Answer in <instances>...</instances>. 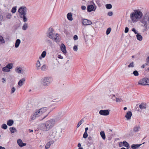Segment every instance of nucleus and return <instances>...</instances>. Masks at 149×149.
Listing matches in <instances>:
<instances>
[{
    "instance_id": "f257e3e1",
    "label": "nucleus",
    "mask_w": 149,
    "mask_h": 149,
    "mask_svg": "<svg viewBox=\"0 0 149 149\" xmlns=\"http://www.w3.org/2000/svg\"><path fill=\"white\" fill-rule=\"evenodd\" d=\"M143 16L142 12L139 9L135 10L134 12L132 13L130 15V18L133 22H136L137 19L141 18Z\"/></svg>"
},
{
    "instance_id": "f03ea898",
    "label": "nucleus",
    "mask_w": 149,
    "mask_h": 149,
    "mask_svg": "<svg viewBox=\"0 0 149 149\" xmlns=\"http://www.w3.org/2000/svg\"><path fill=\"white\" fill-rule=\"evenodd\" d=\"M149 17L148 15L146 14L144 16L142 20L141 21V22L144 24V26L145 28L144 30L146 31L147 30L149 27L148 25L149 24Z\"/></svg>"
},
{
    "instance_id": "7ed1b4c3",
    "label": "nucleus",
    "mask_w": 149,
    "mask_h": 149,
    "mask_svg": "<svg viewBox=\"0 0 149 149\" xmlns=\"http://www.w3.org/2000/svg\"><path fill=\"white\" fill-rule=\"evenodd\" d=\"M50 83V80L48 77H45L42 78L41 81V84L44 86H48Z\"/></svg>"
},
{
    "instance_id": "20e7f679",
    "label": "nucleus",
    "mask_w": 149,
    "mask_h": 149,
    "mask_svg": "<svg viewBox=\"0 0 149 149\" xmlns=\"http://www.w3.org/2000/svg\"><path fill=\"white\" fill-rule=\"evenodd\" d=\"M45 123L50 130L54 126L55 123V120H54L51 119L46 121Z\"/></svg>"
},
{
    "instance_id": "39448f33",
    "label": "nucleus",
    "mask_w": 149,
    "mask_h": 149,
    "mask_svg": "<svg viewBox=\"0 0 149 149\" xmlns=\"http://www.w3.org/2000/svg\"><path fill=\"white\" fill-rule=\"evenodd\" d=\"M39 128L41 130L44 131H48L50 130L48 127L47 126L45 123L40 124L39 125Z\"/></svg>"
},
{
    "instance_id": "423d86ee",
    "label": "nucleus",
    "mask_w": 149,
    "mask_h": 149,
    "mask_svg": "<svg viewBox=\"0 0 149 149\" xmlns=\"http://www.w3.org/2000/svg\"><path fill=\"white\" fill-rule=\"evenodd\" d=\"M56 131L54 129L52 130L50 129L49 130V133L51 137L50 138L51 139H53L55 138V137L56 136Z\"/></svg>"
},
{
    "instance_id": "0eeeda50",
    "label": "nucleus",
    "mask_w": 149,
    "mask_h": 149,
    "mask_svg": "<svg viewBox=\"0 0 149 149\" xmlns=\"http://www.w3.org/2000/svg\"><path fill=\"white\" fill-rule=\"evenodd\" d=\"M110 111L109 109L101 110L100 111L99 113L101 115L107 116L109 115Z\"/></svg>"
},
{
    "instance_id": "6e6552de",
    "label": "nucleus",
    "mask_w": 149,
    "mask_h": 149,
    "mask_svg": "<svg viewBox=\"0 0 149 149\" xmlns=\"http://www.w3.org/2000/svg\"><path fill=\"white\" fill-rule=\"evenodd\" d=\"M96 8V6H94L90 4L87 6V10L88 12H90L92 11H95Z\"/></svg>"
},
{
    "instance_id": "1a4fd4ad",
    "label": "nucleus",
    "mask_w": 149,
    "mask_h": 149,
    "mask_svg": "<svg viewBox=\"0 0 149 149\" xmlns=\"http://www.w3.org/2000/svg\"><path fill=\"white\" fill-rule=\"evenodd\" d=\"M18 12L21 14L25 12H26L27 8L25 6L20 7L18 10Z\"/></svg>"
},
{
    "instance_id": "9d476101",
    "label": "nucleus",
    "mask_w": 149,
    "mask_h": 149,
    "mask_svg": "<svg viewBox=\"0 0 149 149\" xmlns=\"http://www.w3.org/2000/svg\"><path fill=\"white\" fill-rule=\"evenodd\" d=\"M82 23L84 25H88L92 24V22L87 19H84L82 20Z\"/></svg>"
},
{
    "instance_id": "9b49d317",
    "label": "nucleus",
    "mask_w": 149,
    "mask_h": 149,
    "mask_svg": "<svg viewBox=\"0 0 149 149\" xmlns=\"http://www.w3.org/2000/svg\"><path fill=\"white\" fill-rule=\"evenodd\" d=\"M26 12H25L20 14V17L23 19V22H26L27 21V18L26 16Z\"/></svg>"
},
{
    "instance_id": "f8f14e48",
    "label": "nucleus",
    "mask_w": 149,
    "mask_h": 149,
    "mask_svg": "<svg viewBox=\"0 0 149 149\" xmlns=\"http://www.w3.org/2000/svg\"><path fill=\"white\" fill-rule=\"evenodd\" d=\"M17 142L18 145L20 147H22L26 145V144L23 143L21 139H18L17 141Z\"/></svg>"
},
{
    "instance_id": "ddd939ff",
    "label": "nucleus",
    "mask_w": 149,
    "mask_h": 149,
    "mask_svg": "<svg viewBox=\"0 0 149 149\" xmlns=\"http://www.w3.org/2000/svg\"><path fill=\"white\" fill-rule=\"evenodd\" d=\"M62 52L64 54H66L67 51L66 49V47L65 45L63 43H62L60 46Z\"/></svg>"
},
{
    "instance_id": "4468645a",
    "label": "nucleus",
    "mask_w": 149,
    "mask_h": 149,
    "mask_svg": "<svg viewBox=\"0 0 149 149\" xmlns=\"http://www.w3.org/2000/svg\"><path fill=\"white\" fill-rule=\"evenodd\" d=\"M146 78H143L140 80L138 83V84L141 85H146Z\"/></svg>"
},
{
    "instance_id": "2eb2a0df",
    "label": "nucleus",
    "mask_w": 149,
    "mask_h": 149,
    "mask_svg": "<svg viewBox=\"0 0 149 149\" xmlns=\"http://www.w3.org/2000/svg\"><path fill=\"white\" fill-rule=\"evenodd\" d=\"M132 115V113L131 111L127 112L125 115V117L127 118V120L130 119Z\"/></svg>"
},
{
    "instance_id": "dca6fc26",
    "label": "nucleus",
    "mask_w": 149,
    "mask_h": 149,
    "mask_svg": "<svg viewBox=\"0 0 149 149\" xmlns=\"http://www.w3.org/2000/svg\"><path fill=\"white\" fill-rule=\"evenodd\" d=\"M88 141H87L88 144H89L88 147H89L91 145H92L93 143V142L92 137L89 136L88 138Z\"/></svg>"
},
{
    "instance_id": "f3484780",
    "label": "nucleus",
    "mask_w": 149,
    "mask_h": 149,
    "mask_svg": "<svg viewBox=\"0 0 149 149\" xmlns=\"http://www.w3.org/2000/svg\"><path fill=\"white\" fill-rule=\"evenodd\" d=\"M142 144H133L131 145V148L132 149H137L138 148H139L141 145Z\"/></svg>"
},
{
    "instance_id": "a211bd4d",
    "label": "nucleus",
    "mask_w": 149,
    "mask_h": 149,
    "mask_svg": "<svg viewBox=\"0 0 149 149\" xmlns=\"http://www.w3.org/2000/svg\"><path fill=\"white\" fill-rule=\"evenodd\" d=\"M25 81V79L23 78L20 79L18 82V85L20 86H21L23 84L24 82Z\"/></svg>"
},
{
    "instance_id": "6ab92c4d",
    "label": "nucleus",
    "mask_w": 149,
    "mask_h": 149,
    "mask_svg": "<svg viewBox=\"0 0 149 149\" xmlns=\"http://www.w3.org/2000/svg\"><path fill=\"white\" fill-rule=\"evenodd\" d=\"M21 42L20 40L19 39H17L15 42V47L16 48H17L18 47L19 45Z\"/></svg>"
},
{
    "instance_id": "aec40b11",
    "label": "nucleus",
    "mask_w": 149,
    "mask_h": 149,
    "mask_svg": "<svg viewBox=\"0 0 149 149\" xmlns=\"http://www.w3.org/2000/svg\"><path fill=\"white\" fill-rule=\"evenodd\" d=\"M67 18L68 20L72 21L73 20L72 17V14L71 13H69L67 15Z\"/></svg>"
},
{
    "instance_id": "412c9836",
    "label": "nucleus",
    "mask_w": 149,
    "mask_h": 149,
    "mask_svg": "<svg viewBox=\"0 0 149 149\" xmlns=\"http://www.w3.org/2000/svg\"><path fill=\"white\" fill-rule=\"evenodd\" d=\"M136 37L137 39L140 41H142L143 39L142 36L141 35V34L139 33H137L136 35Z\"/></svg>"
},
{
    "instance_id": "4be33fe9",
    "label": "nucleus",
    "mask_w": 149,
    "mask_h": 149,
    "mask_svg": "<svg viewBox=\"0 0 149 149\" xmlns=\"http://www.w3.org/2000/svg\"><path fill=\"white\" fill-rule=\"evenodd\" d=\"M14 123V121L12 119L8 120L7 123V125L9 126H12Z\"/></svg>"
},
{
    "instance_id": "5701e85b",
    "label": "nucleus",
    "mask_w": 149,
    "mask_h": 149,
    "mask_svg": "<svg viewBox=\"0 0 149 149\" xmlns=\"http://www.w3.org/2000/svg\"><path fill=\"white\" fill-rule=\"evenodd\" d=\"M123 144L124 146L127 148V149L129 148H130V145L128 143L126 142V141H124L123 142Z\"/></svg>"
},
{
    "instance_id": "b1692460",
    "label": "nucleus",
    "mask_w": 149,
    "mask_h": 149,
    "mask_svg": "<svg viewBox=\"0 0 149 149\" xmlns=\"http://www.w3.org/2000/svg\"><path fill=\"white\" fill-rule=\"evenodd\" d=\"M47 36L51 39H53L54 33L53 32H51L48 33V34L47 35Z\"/></svg>"
},
{
    "instance_id": "393cba45",
    "label": "nucleus",
    "mask_w": 149,
    "mask_h": 149,
    "mask_svg": "<svg viewBox=\"0 0 149 149\" xmlns=\"http://www.w3.org/2000/svg\"><path fill=\"white\" fill-rule=\"evenodd\" d=\"M22 71V69L21 68L17 67L16 68L15 71L18 73H21Z\"/></svg>"
},
{
    "instance_id": "a878e982",
    "label": "nucleus",
    "mask_w": 149,
    "mask_h": 149,
    "mask_svg": "<svg viewBox=\"0 0 149 149\" xmlns=\"http://www.w3.org/2000/svg\"><path fill=\"white\" fill-rule=\"evenodd\" d=\"M47 108L46 107H42L39 109V111H40L42 112V114L45 112L47 110Z\"/></svg>"
},
{
    "instance_id": "bb28decb",
    "label": "nucleus",
    "mask_w": 149,
    "mask_h": 149,
    "mask_svg": "<svg viewBox=\"0 0 149 149\" xmlns=\"http://www.w3.org/2000/svg\"><path fill=\"white\" fill-rule=\"evenodd\" d=\"M140 127L139 126H135L134 128V131L135 132H137L138 131H139V130H140Z\"/></svg>"
},
{
    "instance_id": "cd10ccee",
    "label": "nucleus",
    "mask_w": 149,
    "mask_h": 149,
    "mask_svg": "<svg viewBox=\"0 0 149 149\" xmlns=\"http://www.w3.org/2000/svg\"><path fill=\"white\" fill-rule=\"evenodd\" d=\"M9 130L12 133H13L15 132H17V130L16 128L13 127H10L9 128Z\"/></svg>"
},
{
    "instance_id": "c85d7f7f",
    "label": "nucleus",
    "mask_w": 149,
    "mask_h": 149,
    "mask_svg": "<svg viewBox=\"0 0 149 149\" xmlns=\"http://www.w3.org/2000/svg\"><path fill=\"white\" fill-rule=\"evenodd\" d=\"M100 134L102 139L105 140L106 139V136L104 132V131H101L100 132Z\"/></svg>"
},
{
    "instance_id": "c756f323",
    "label": "nucleus",
    "mask_w": 149,
    "mask_h": 149,
    "mask_svg": "<svg viewBox=\"0 0 149 149\" xmlns=\"http://www.w3.org/2000/svg\"><path fill=\"white\" fill-rule=\"evenodd\" d=\"M139 107L141 109H146V104L143 103H142L139 105Z\"/></svg>"
},
{
    "instance_id": "7c9ffc66",
    "label": "nucleus",
    "mask_w": 149,
    "mask_h": 149,
    "mask_svg": "<svg viewBox=\"0 0 149 149\" xmlns=\"http://www.w3.org/2000/svg\"><path fill=\"white\" fill-rule=\"evenodd\" d=\"M28 28V24L27 23L25 22L22 27V29L23 30H26Z\"/></svg>"
},
{
    "instance_id": "2f4dec72",
    "label": "nucleus",
    "mask_w": 149,
    "mask_h": 149,
    "mask_svg": "<svg viewBox=\"0 0 149 149\" xmlns=\"http://www.w3.org/2000/svg\"><path fill=\"white\" fill-rule=\"evenodd\" d=\"M84 118H83L82 119L80 120V121L78 123L77 125V128H78L79 127V126L82 124L84 122Z\"/></svg>"
},
{
    "instance_id": "473e14b6",
    "label": "nucleus",
    "mask_w": 149,
    "mask_h": 149,
    "mask_svg": "<svg viewBox=\"0 0 149 149\" xmlns=\"http://www.w3.org/2000/svg\"><path fill=\"white\" fill-rule=\"evenodd\" d=\"M13 66V64L11 63H10L8 64L6 66L9 70H10L12 68Z\"/></svg>"
},
{
    "instance_id": "72a5a7b5",
    "label": "nucleus",
    "mask_w": 149,
    "mask_h": 149,
    "mask_svg": "<svg viewBox=\"0 0 149 149\" xmlns=\"http://www.w3.org/2000/svg\"><path fill=\"white\" fill-rule=\"evenodd\" d=\"M69 61V60H68L67 61V62L65 64V69L66 70H67L70 67V64L69 63H68V62Z\"/></svg>"
},
{
    "instance_id": "f704fd0d",
    "label": "nucleus",
    "mask_w": 149,
    "mask_h": 149,
    "mask_svg": "<svg viewBox=\"0 0 149 149\" xmlns=\"http://www.w3.org/2000/svg\"><path fill=\"white\" fill-rule=\"evenodd\" d=\"M35 113V115H36V116H37V117H38L39 116H40L42 114V112L39 111V109Z\"/></svg>"
},
{
    "instance_id": "c9c22d12",
    "label": "nucleus",
    "mask_w": 149,
    "mask_h": 149,
    "mask_svg": "<svg viewBox=\"0 0 149 149\" xmlns=\"http://www.w3.org/2000/svg\"><path fill=\"white\" fill-rule=\"evenodd\" d=\"M2 71L4 72H8L10 71V70H9L8 68H7L6 66L3 68L2 69Z\"/></svg>"
},
{
    "instance_id": "e433bc0d",
    "label": "nucleus",
    "mask_w": 149,
    "mask_h": 149,
    "mask_svg": "<svg viewBox=\"0 0 149 149\" xmlns=\"http://www.w3.org/2000/svg\"><path fill=\"white\" fill-rule=\"evenodd\" d=\"M5 43L3 37L1 36H0V44H3Z\"/></svg>"
},
{
    "instance_id": "4c0bfd02",
    "label": "nucleus",
    "mask_w": 149,
    "mask_h": 149,
    "mask_svg": "<svg viewBox=\"0 0 149 149\" xmlns=\"http://www.w3.org/2000/svg\"><path fill=\"white\" fill-rule=\"evenodd\" d=\"M17 10V6H14L11 9V12L13 13H15Z\"/></svg>"
},
{
    "instance_id": "58836bf2",
    "label": "nucleus",
    "mask_w": 149,
    "mask_h": 149,
    "mask_svg": "<svg viewBox=\"0 0 149 149\" xmlns=\"http://www.w3.org/2000/svg\"><path fill=\"white\" fill-rule=\"evenodd\" d=\"M106 7L108 9H110L112 8V6L110 4H107L105 5Z\"/></svg>"
},
{
    "instance_id": "ea45409f",
    "label": "nucleus",
    "mask_w": 149,
    "mask_h": 149,
    "mask_svg": "<svg viewBox=\"0 0 149 149\" xmlns=\"http://www.w3.org/2000/svg\"><path fill=\"white\" fill-rule=\"evenodd\" d=\"M1 128L4 130H6L8 126L5 124H3L1 125Z\"/></svg>"
},
{
    "instance_id": "a19ab883",
    "label": "nucleus",
    "mask_w": 149,
    "mask_h": 149,
    "mask_svg": "<svg viewBox=\"0 0 149 149\" xmlns=\"http://www.w3.org/2000/svg\"><path fill=\"white\" fill-rule=\"evenodd\" d=\"M134 67V62H133L130 63V64L128 65V67L129 68H133Z\"/></svg>"
},
{
    "instance_id": "79ce46f5",
    "label": "nucleus",
    "mask_w": 149,
    "mask_h": 149,
    "mask_svg": "<svg viewBox=\"0 0 149 149\" xmlns=\"http://www.w3.org/2000/svg\"><path fill=\"white\" fill-rule=\"evenodd\" d=\"M133 74L136 76H137L139 75V73L138 72L137 70H134L133 72Z\"/></svg>"
},
{
    "instance_id": "37998d69",
    "label": "nucleus",
    "mask_w": 149,
    "mask_h": 149,
    "mask_svg": "<svg viewBox=\"0 0 149 149\" xmlns=\"http://www.w3.org/2000/svg\"><path fill=\"white\" fill-rule=\"evenodd\" d=\"M111 30V28L110 27L108 28L107 30L106 31V34L107 35L109 34Z\"/></svg>"
},
{
    "instance_id": "c03bdc74",
    "label": "nucleus",
    "mask_w": 149,
    "mask_h": 149,
    "mask_svg": "<svg viewBox=\"0 0 149 149\" xmlns=\"http://www.w3.org/2000/svg\"><path fill=\"white\" fill-rule=\"evenodd\" d=\"M46 42L49 45H52V42L49 40L46 39L45 40Z\"/></svg>"
},
{
    "instance_id": "a18cd8bd",
    "label": "nucleus",
    "mask_w": 149,
    "mask_h": 149,
    "mask_svg": "<svg viewBox=\"0 0 149 149\" xmlns=\"http://www.w3.org/2000/svg\"><path fill=\"white\" fill-rule=\"evenodd\" d=\"M46 65H44L41 68V69L42 71H45L46 69Z\"/></svg>"
},
{
    "instance_id": "49530a36",
    "label": "nucleus",
    "mask_w": 149,
    "mask_h": 149,
    "mask_svg": "<svg viewBox=\"0 0 149 149\" xmlns=\"http://www.w3.org/2000/svg\"><path fill=\"white\" fill-rule=\"evenodd\" d=\"M46 51H44L42 52L41 54V56H42V58H44L46 56Z\"/></svg>"
},
{
    "instance_id": "de8ad7c7",
    "label": "nucleus",
    "mask_w": 149,
    "mask_h": 149,
    "mask_svg": "<svg viewBox=\"0 0 149 149\" xmlns=\"http://www.w3.org/2000/svg\"><path fill=\"white\" fill-rule=\"evenodd\" d=\"M40 61H39V60L37 61V63H36V66L37 68H38L40 67Z\"/></svg>"
},
{
    "instance_id": "09e8293b",
    "label": "nucleus",
    "mask_w": 149,
    "mask_h": 149,
    "mask_svg": "<svg viewBox=\"0 0 149 149\" xmlns=\"http://www.w3.org/2000/svg\"><path fill=\"white\" fill-rule=\"evenodd\" d=\"M88 136V134L87 132H84L83 135V137L84 139H86L87 137Z\"/></svg>"
},
{
    "instance_id": "8fccbe9b",
    "label": "nucleus",
    "mask_w": 149,
    "mask_h": 149,
    "mask_svg": "<svg viewBox=\"0 0 149 149\" xmlns=\"http://www.w3.org/2000/svg\"><path fill=\"white\" fill-rule=\"evenodd\" d=\"M57 36H56L54 38H53V39H54V40H55V41L56 42H59V39L58 38V39L57 38Z\"/></svg>"
},
{
    "instance_id": "3c124183",
    "label": "nucleus",
    "mask_w": 149,
    "mask_h": 149,
    "mask_svg": "<svg viewBox=\"0 0 149 149\" xmlns=\"http://www.w3.org/2000/svg\"><path fill=\"white\" fill-rule=\"evenodd\" d=\"M12 15L10 13H8L6 16V17L8 19H10Z\"/></svg>"
},
{
    "instance_id": "603ef678",
    "label": "nucleus",
    "mask_w": 149,
    "mask_h": 149,
    "mask_svg": "<svg viewBox=\"0 0 149 149\" xmlns=\"http://www.w3.org/2000/svg\"><path fill=\"white\" fill-rule=\"evenodd\" d=\"M16 89L14 87H13L11 89V91L10 92L11 94L13 93L15 91Z\"/></svg>"
},
{
    "instance_id": "864d4df0",
    "label": "nucleus",
    "mask_w": 149,
    "mask_h": 149,
    "mask_svg": "<svg viewBox=\"0 0 149 149\" xmlns=\"http://www.w3.org/2000/svg\"><path fill=\"white\" fill-rule=\"evenodd\" d=\"M132 31L134 32L135 34H137V33H138V31H137L136 29L134 28H133L132 29Z\"/></svg>"
},
{
    "instance_id": "5fc2aeb1",
    "label": "nucleus",
    "mask_w": 149,
    "mask_h": 149,
    "mask_svg": "<svg viewBox=\"0 0 149 149\" xmlns=\"http://www.w3.org/2000/svg\"><path fill=\"white\" fill-rule=\"evenodd\" d=\"M50 144H49V143H48L45 146V148L46 149L49 148L50 147Z\"/></svg>"
},
{
    "instance_id": "6e6d98bb",
    "label": "nucleus",
    "mask_w": 149,
    "mask_h": 149,
    "mask_svg": "<svg viewBox=\"0 0 149 149\" xmlns=\"http://www.w3.org/2000/svg\"><path fill=\"white\" fill-rule=\"evenodd\" d=\"M113 15V13L112 12L110 11L109 12L107 13V15L109 16H112Z\"/></svg>"
},
{
    "instance_id": "4d7b16f0",
    "label": "nucleus",
    "mask_w": 149,
    "mask_h": 149,
    "mask_svg": "<svg viewBox=\"0 0 149 149\" xmlns=\"http://www.w3.org/2000/svg\"><path fill=\"white\" fill-rule=\"evenodd\" d=\"M37 116H36V115H35V114H34V115H33V116H31V119L32 120H34Z\"/></svg>"
},
{
    "instance_id": "13d9d810",
    "label": "nucleus",
    "mask_w": 149,
    "mask_h": 149,
    "mask_svg": "<svg viewBox=\"0 0 149 149\" xmlns=\"http://www.w3.org/2000/svg\"><path fill=\"white\" fill-rule=\"evenodd\" d=\"M146 85H149V79L146 78Z\"/></svg>"
},
{
    "instance_id": "bf43d9fd",
    "label": "nucleus",
    "mask_w": 149,
    "mask_h": 149,
    "mask_svg": "<svg viewBox=\"0 0 149 149\" xmlns=\"http://www.w3.org/2000/svg\"><path fill=\"white\" fill-rule=\"evenodd\" d=\"M129 29L127 27H126L125 30V33H128L129 31Z\"/></svg>"
},
{
    "instance_id": "052dcab7",
    "label": "nucleus",
    "mask_w": 149,
    "mask_h": 149,
    "mask_svg": "<svg viewBox=\"0 0 149 149\" xmlns=\"http://www.w3.org/2000/svg\"><path fill=\"white\" fill-rule=\"evenodd\" d=\"M78 49L77 46V45H74L73 47V50L74 51H77Z\"/></svg>"
},
{
    "instance_id": "680f3d73",
    "label": "nucleus",
    "mask_w": 149,
    "mask_h": 149,
    "mask_svg": "<svg viewBox=\"0 0 149 149\" xmlns=\"http://www.w3.org/2000/svg\"><path fill=\"white\" fill-rule=\"evenodd\" d=\"M73 39L74 40H77L78 39V37L76 35H75L73 36Z\"/></svg>"
},
{
    "instance_id": "e2e57ef3",
    "label": "nucleus",
    "mask_w": 149,
    "mask_h": 149,
    "mask_svg": "<svg viewBox=\"0 0 149 149\" xmlns=\"http://www.w3.org/2000/svg\"><path fill=\"white\" fill-rule=\"evenodd\" d=\"M54 31V30L51 27H50L49 29V30H48V32H53Z\"/></svg>"
},
{
    "instance_id": "0e129e2a",
    "label": "nucleus",
    "mask_w": 149,
    "mask_h": 149,
    "mask_svg": "<svg viewBox=\"0 0 149 149\" xmlns=\"http://www.w3.org/2000/svg\"><path fill=\"white\" fill-rule=\"evenodd\" d=\"M111 95H110L109 96V97H111V98L112 99H113V100H115V99H116V97H115V95H113V96H112L111 97Z\"/></svg>"
},
{
    "instance_id": "69168bd1",
    "label": "nucleus",
    "mask_w": 149,
    "mask_h": 149,
    "mask_svg": "<svg viewBox=\"0 0 149 149\" xmlns=\"http://www.w3.org/2000/svg\"><path fill=\"white\" fill-rule=\"evenodd\" d=\"M121 99L119 98H116V101L117 102H121Z\"/></svg>"
},
{
    "instance_id": "338daca9",
    "label": "nucleus",
    "mask_w": 149,
    "mask_h": 149,
    "mask_svg": "<svg viewBox=\"0 0 149 149\" xmlns=\"http://www.w3.org/2000/svg\"><path fill=\"white\" fill-rule=\"evenodd\" d=\"M96 2L98 6H100L101 4L100 3V1L99 0H97L96 1Z\"/></svg>"
},
{
    "instance_id": "774afa93",
    "label": "nucleus",
    "mask_w": 149,
    "mask_h": 149,
    "mask_svg": "<svg viewBox=\"0 0 149 149\" xmlns=\"http://www.w3.org/2000/svg\"><path fill=\"white\" fill-rule=\"evenodd\" d=\"M81 8L82 10H84L86 9V7L84 6H81Z\"/></svg>"
}]
</instances>
